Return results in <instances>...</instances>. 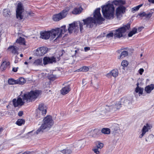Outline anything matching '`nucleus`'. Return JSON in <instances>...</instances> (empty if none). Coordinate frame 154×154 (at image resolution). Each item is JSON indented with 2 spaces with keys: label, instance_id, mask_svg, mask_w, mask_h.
I'll use <instances>...</instances> for the list:
<instances>
[{
  "label": "nucleus",
  "instance_id": "f257e3e1",
  "mask_svg": "<svg viewBox=\"0 0 154 154\" xmlns=\"http://www.w3.org/2000/svg\"><path fill=\"white\" fill-rule=\"evenodd\" d=\"M40 93L39 91L37 90L26 93L21 96L23 100L20 97L18 98L17 100L14 99L13 100V105L16 107L23 105L25 103L24 101L27 103L34 101L39 96Z\"/></svg>",
  "mask_w": 154,
  "mask_h": 154
},
{
  "label": "nucleus",
  "instance_id": "f03ea898",
  "mask_svg": "<svg viewBox=\"0 0 154 154\" xmlns=\"http://www.w3.org/2000/svg\"><path fill=\"white\" fill-rule=\"evenodd\" d=\"M100 8H97L93 13V17H88L87 18L83 19L82 21L83 25H86V28H91L96 23H99L103 21L104 19L102 17L100 13Z\"/></svg>",
  "mask_w": 154,
  "mask_h": 154
},
{
  "label": "nucleus",
  "instance_id": "7ed1b4c3",
  "mask_svg": "<svg viewBox=\"0 0 154 154\" xmlns=\"http://www.w3.org/2000/svg\"><path fill=\"white\" fill-rule=\"evenodd\" d=\"M65 28L66 26H63L60 28H56V29H52L51 31H45L41 32L40 33V37L42 39H47L49 38L51 34V38L52 39L55 38L56 36H57L56 39H57L58 38L61 37L62 35L67 31V29Z\"/></svg>",
  "mask_w": 154,
  "mask_h": 154
},
{
  "label": "nucleus",
  "instance_id": "20e7f679",
  "mask_svg": "<svg viewBox=\"0 0 154 154\" xmlns=\"http://www.w3.org/2000/svg\"><path fill=\"white\" fill-rule=\"evenodd\" d=\"M102 11L104 17L107 19L114 18L115 8L112 4H108L101 7Z\"/></svg>",
  "mask_w": 154,
  "mask_h": 154
},
{
  "label": "nucleus",
  "instance_id": "39448f33",
  "mask_svg": "<svg viewBox=\"0 0 154 154\" xmlns=\"http://www.w3.org/2000/svg\"><path fill=\"white\" fill-rule=\"evenodd\" d=\"M43 121V123L36 131V133L37 134L41 132H43L46 128H50L54 124L53 121L50 116L46 117L44 118Z\"/></svg>",
  "mask_w": 154,
  "mask_h": 154
},
{
  "label": "nucleus",
  "instance_id": "423d86ee",
  "mask_svg": "<svg viewBox=\"0 0 154 154\" xmlns=\"http://www.w3.org/2000/svg\"><path fill=\"white\" fill-rule=\"evenodd\" d=\"M117 104V108L120 109L123 105L127 107L129 109H131L132 107V100L131 98L127 97H123L120 100L116 103Z\"/></svg>",
  "mask_w": 154,
  "mask_h": 154
},
{
  "label": "nucleus",
  "instance_id": "0eeeda50",
  "mask_svg": "<svg viewBox=\"0 0 154 154\" xmlns=\"http://www.w3.org/2000/svg\"><path fill=\"white\" fill-rule=\"evenodd\" d=\"M69 27L68 30L70 33H72L73 32H76L79 29V26L81 32L83 29V23L79 21L74 22L72 23L69 25Z\"/></svg>",
  "mask_w": 154,
  "mask_h": 154
},
{
  "label": "nucleus",
  "instance_id": "6e6552de",
  "mask_svg": "<svg viewBox=\"0 0 154 154\" xmlns=\"http://www.w3.org/2000/svg\"><path fill=\"white\" fill-rule=\"evenodd\" d=\"M130 28L129 23L124 26H123L119 28L116 29L114 33V36L117 38H120L123 36V34L127 30H129Z\"/></svg>",
  "mask_w": 154,
  "mask_h": 154
},
{
  "label": "nucleus",
  "instance_id": "1a4fd4ad",
  "mask_svg": "<svg viewBox=\"0 0 154 154\" xmlns=\"http://www.w3.org/2000/svg\"><path fill=\"white\" fill-rule=\"evenodd\" d=\"M47 112V107L44 103L40 104L38 109L36 110V116L37 118L41 117L45 115Z\"/></svg>",
  "mask_w": 154,
  "mask_h": 154
},
{
  "label": "nucleus",
  "instance_id": "9d476101",
  "mask_svg": "<svg viewBox=\"0 0 154 154\" xmlns=\"http://www.w3.org/2000/svg\"><path fill=\"white\" fill-rule=\"evenodd\" d=\"M69 10V9L67 8L62 11L60 13L54 15L52 17L53 20L54 21H57L65 17L66 16Z\"/></svg>",
  "mask_w": 154,
  "mask_h": 154
},
{
  "label": "nucleus",
  "instance_id": "9b49d317",
  "mask_svg": "<svg viewBox=\"0 0 154 154\" xmlns=\"http://www.w3.org/2000/svg\"><path fill=\"white\" fill-rule=\"evenodd\" d=\"M23 11V5L21 2L18 3L17 8L16 9V17L19 20H21L23 18V16L22 15V13Z\"/></svg>",
  "mask_w": 154,
  "mask_h": 154
},
{
  "label": "nucleus",
  "instance_id": "f8f14e48",
  "mask_svg": "<svg viewBox=\"0 0 154 154\" xmlns=\"http://www.w3.org/2000/svg\"><path fill=\"white\" fill-rule=\"evenodd\" d=\"M152 127V125L149 123L146 124L143 127L141 130V133L139 135V138H141L145 135L146 133L148 132Z\"/></svg>",
  "mask_w": 154,
  "mask_h": 154
},
{
  "label": "nucleus",
  "instance_id": "ddd939ff",
  "mask_svg": "<svg viewBox=\"0 0 154 154\" xmlns=\"http://www.w3.org/2000/svg\"><path fill=\"white\" fill-rule=\"evenodd\" d=\"M47 48L44 47L38 48L35 51V54L37 56H41L46 54L47 51Z\"/></svg>",
  "mask_w": 154,
  "mask_h": 154
},
{
  "label": "nucleus",
  "instance_id": "4468645a",
  "mask_svg": "<svg viewBox=\"0 0 154 154\" xmlns=\"http://www.w3.org/2000/svg\"><path fill=\"white\" fill-rule=\"evenodd\" d=\"M43 63L44 65L56 62V58L54 57H45L43 59Z\"/></svg>",
  "mask_w": 154,
  "mask_h": 154
},
{
  "label": "nucleus",
  "instance_id": "2eb2a0df",
  "mask_svg": "<svg viewBox=\"0 0 154 154\" xmlns=\"http://www.w3.org/2000/svg\"><path fill=\"white\" fill-rule=\"evenodd\" d=\"M126 8L123 6L118 7L116 10V15L118 17L125 12Z\"/></svg>",
  "mask_w": 154,
  "mask_h": 154
},
{
  "label": "nucleus",
  "instance_id": "dca6fc26",
  "mask_svg": "<svg viewBox=\"0 0 154 154\" xmlns=\"http://www.w3.org/2000/svg\"><path fill=\"white\" fill-rule=\"evenodd\" d=\"M119 72L117 69H115L111 70L110 72L106 75V76L109 78H110L112 76L114 78L116 77L118 75Z\"/></svg>",
  "mask_w": 154,
  "mask_h": 154
},
{
  "label": "nucleus",
  "instance_id": "f3484780",
  "mask_svg": "<svg viewBox=\"0 0 154 154\" xmlns=\"http://www.w3.org/2000/svg\"><path fill=\"white\" fill-rule=\"evenodd\" d=\"M117 103L111 106H106L105 108V109L106 110V112H109L111 111H115L117 109H119L117 108Z\"/></svg>",
  "mask_w": 154,
  "mask_h": 154
},
{
  "label": "nucleus",
  "instance_id": "a211bd4d",
  "mask_svg": "<svg viewBox=\"0 0 154 154\" xmlns=\"http://www.w3.org/2000/svg\"><path fill=\"white\" fill-rule=\"evenodd\" d=\"M85 143L84 140L79 141L74 143L73 146L76 148H80L84 146Z\"/></svg>",
  "mask_w": 154,
  "mask_h": 154
},
{
  "label": "nucleus",
  "instance_id": "6ab92c4d",
  "mask_svg": "<svg viewBox=\"0 0 154 154\" xmlns=\"http://www.w3.org/2000/svg\"><path fill=\"white\" fill-rule=\"evenodd\" d=\"M70 91L69 86L68 85L63 88L61 90V93L63 95L67 94Z\"/></svg>",
  "mask_w": 154,
  "mask_h": 154
},
{
  "label": "nucleus",
  "instance_id": "aec40b11",
  "mask_svg": "<svg viewBox=\"0 0 154 154\" xmlns=\"http://www.w3.org/2000/svg\"><path fill=\"white\" fill-rule=\"evenodd\" d=\"M137 87H136L135 90V93H134V94H135L136 93H139V96H140V95H142L143 94V88H140L139 87V83H137Z\"/></svg>",
  "mask_w": 154,
  "mask_h": 154
},
{
  "label": "nucleus",
  "instance_id": "412c9836",
  "mask_svg": "<svg viewBox=\"0 0 154 154\" xmlns=\"http://www.w3.org/2000/svg\"><path fill=\"white\" fill-rule=\"evenodd\" d=\"M10 63L9 62L4 61L1 65L0 69L2 71L5 69L7 66L10 65Z\"/></svg>",
  "mask_w": 154,
  "mask_h": 154
},
{
  "label": "nucleus",
  "instance_id": "4be33fe9",
  "mask_svg": "<svg viewBox=\"0 0 154 154\" xmlns=\"http://www.w3.org/2000/svg\"><path fill=\"white\" fill-rule=\"evenodd\" d=\"M154 88V85L153 84H151L146 87L145 90L147 93H149Z\"/></svg>",
  "mask_w": 154,
  "mask_h": 154
},
{
  "label": "nucleus",
  "instance_id": "5701e85b",
  "mask_svg": "<svg viewBox=\"0 0 154 154\" xmlns=\"http://www.w3.org/2000/svg\"><path fill=\"white\" fill-rule=\"evenodd\" d=\"M145 140L149 143H152L154 142V136L152 134L149 135L148 138L146 139Z\"/></svg>",
  "mask_w": 154,
  "mask_h": 154
},
{
  "label": "nucleus",
  "instance_id": "b1692460",
  "mask_svg": "<svg viewBox=\"0 0 154 154\" xmlns=\"http://www.w3.org/2000/svg\"><path fill=\"white\" fill-rule=\"evenodd\" d=\"M82 10V8L81 7H80L79 8H74L72 11V13L75 14H77L80 13Z\"/></svg>",
  "mask_w": 154,
  "mask_h": 154
},
{
  "label": "nucleus",
  "instance_id": "393cba45",
  "mask_svg": "<svg viewBox=\"0 0 154 154\" xmlns=\"http://www.w3.org/2000/svg\"><path fill=\"white\" fill-rule=\"evenodd\" d=\"M8 49L9 50L11 51L12 53L14 54H18V53L14 46H11L9 47L8 48Z\"/></svg>",
  "mask_w": 154,
  "mask_h": 154
},
{
  "label": "nucleus",
  "instance_id": "a878e982",
  "mask_svg": "<svg viewBox=\"0 0 154 154\" xmlns=\"http://www.w3.org/2000/svg\"><path fill=\"white\" fill-rule=\"evenodd\" d=\"M25 82L24 79L21 77L16 80V84L19 85H23Z\"/></svg>",
  "mask_w": 154,
  "mask_h": 154
},
{
  "label": "nucleus",
  "instance_id": "bb28decb",
  "mask_svg": "<svg viewBox=\"0 0 154 154\" xmlns=\"http://www.w3.org/2000/svg\"><path fill=\"white\" fill-rule=\"evenodd\" d=\"M92 133L93 134V136L95 137L100 134V131L99 129H96L93 131Z\"/></svg>",
  "mask_w": 154,
  "mask_h": 154
},
{
  "label": "nucleus",
  "instance_id": "cd10ccee",
  "mask_svg": "<svg viewBox=\"0 0 154 154\" xmlns=\"http://www.w3.org/2000/svg\"><path fill=\"white\" fill-rule=\"evenodd\" d=\"M101 132L104 134H108L110 133V130L109 128H103L101 129Z\"/></svg>",
  "mask_w": 154,
  "mask_h": 154
},
{
  "label": "nucleus",
  "instance_id": "c85d7f7f",
  "mask_svg": "<svg viewBox=\"0 0 154 154\" xmlns=\"http://www.w3.org/2000/svg\"><path fill=\"white\" fill-rule=\"evenodd\" d=\"M16 42L20 45H25L24 38L21 37H20L19 38L16 40Z\"/></svg>",
  "mask_w": 154,
  "mask_h": 154
},
{
  "label": "nucleus",
  "instance_id": "c756f323",
  "mask_svg": "<svg viewBox=\"0 0 154 154\" xmlns=\"http://www.w3.org/2000/svg\"><path fill=\"white\" fill-rule=\"evenodd\" d=\"M128 54V52L126 51H124L122 52L120 55L118 57V58L120 59L123 57L127 56Z\"/></svg>",
  "mask_w": 154,
  "mask_h": 154
},
{
  "label": "nucleus",
  "instance_id": "7c9ffc66",
  "mask_svg": "<svg viewBox=\"0 0 154 154\" xmlns=\"http://www.w3.org/2000/svg\"><path fill=\"white\" fill-rule=\"evenodd\" d=\"M137 29L136 28H134L132 30L129 32L128 34V36L129 37H131L132 35L135 34L137 32Z\"/></svg>",
  "mask_w": 154,
  "mask_h": 154
},
{
  "label": "nucleus",
  "instance_id": "2f4dec72",
  "mask_svg": "<svg viewBox=\"0 0 154 154\" xmlns=\"http://www.w3.org/2000/svg\"><path fill=\"white\" fill-rule=\"evenodd\" d=\"M62 152L64 154H70L72 152V150L68 148L64 150H62Z\"/></svg>",
  "mask_w": 154,
  "mask_h": 154
},
{
  "label": "nucleus",
  "instance_id": "473e14b6",
  "mask_svg": "<svg viewBox=\"0 0 154 154\" xmlns=\"http://www.w3.org/2000/svg\"><path fill=\"white\" fill-rule=\"evenodd\" d=\"M42 59H39L35 60L33 64L35 65H41L42 64Z\"/></svg>",
  "mask_w": 154,
  "mask_h": 154
},
{
  "label": "nucleus",
  "instance_id": "72a5a7b5",
  "mask_svg": "<svg viewBox=\"0 0 154 154\" xmlns=\"http://www.w3.org/2000/svg\"><path fill=\"white\" fill-rule=\"evenodd\" d=\"M25 121L22 119H18L16 122V123L19 126L21 125L22 124H24Z\"/></svg>",
  "mask_w": 154,
  "mask_h": 154
},
{
  "label": "nucleus",
  "instance_id": "f704fd0d",
  "mask_svg": "<svg viewBox=\"0 0 154 154\" xmlns=\"http://www.w3.org/2000/svg\"><path fill=\"white\" fill-rule=\"evenodd\" d=\"M89 68L86 66H83L80 69H78L77 71L78 72L82 71V72H87L88 71Z\"/></svg>",
  "mask_w": 154,
  "mask_h": 154
},
{
  "label": "nucleus",
  "instance_id": "c9c22d12",
  "mask_svg": "<svg viewBox=\"0 0 154 154\" xmlns=\"http://www.w3.org/2000/svg\"><path fill=\"white\" fill-rule=\"evenodd\" d=\"M106 111L105 110V108L104 107L101 108L99 109L98 110L99 114L100 115H103L105 114Z\"/></svg>",
  "mask_w": 154,
  "mask_h": 154
},
{
  "label": "nucleus",
  "instance_id": "e433bc0d",
  "mask_svg": "<svg viewBox=\"0 0 154 154\" xmlns=\"http://www.w3.org/2000/svg\"><path fill=\"white\" fill-rule=\"evenodd\" d=\"M11 13L10 10L8 9H4L3 11V14L5 16H8L10 15Z\"/></svg>",
  "mask_w": 154,
  "mask_h": 154
},
{
  "label": "nucleus",
  "instance_id": "4c0bfd02",
  "mask_svg": "<svg viewBox=\"0 0 154 154\" xmlns=\"http://www.w3.org/2000/svg\"><path fill=\"white\" fill-rule=\"evenodd\" d=\"M8 83L10 85H14L16 84V80L12 79H9L8 80Z\"/></svg>",
  "mask_w": 154,
  "mask_h": 154
},
{
  "label": "nucleus",
  "instance_id": "58836bf2",
  "mask_svg": "<svg viewBox=\"0 0 154 154\" xmlns=\"http://www.w3.org/2000/svg\"><path fill=\"white\" fill-rule=\"evenodd\" d=\"M122 67L123 69L124 68L122 66L124 67L128 65V62L126 60H124L122 62Z\"/></svg>",
  "mask_w": 154,
  "mask_h": 154
},
{
  "label": "nucleus",
  "instance_id": "ea45409f",
  "mask_svg": "<svg viewBox=\"0 0 154 154\" xmlns=\"http://www.w3.org/2000/svg\"><path fill=\"white\" fill-rule=\"evenodd\" d=\"M103 146V144L100 142H98L97 144L96 147L99 149L100 150Z\"/></svg>",
  "mask_w": 154,
  "mask_h": 154
},
{
  "label": "nucleus",
  "instance_id": "a19ab883",
  "mask_svg": "<svg viewBox=\"0 0 154 154\" xmlns=\"http://www.w3.org/2000/svg\"><path fill=\"white\" fill-rule=\"evenodd\" d=\"M112 128L114 129L115 131H117L118 130H119V125L117 124H115L112 126Z\"/></svg>",
  "mask_w": 154,
  "mask_h": 154
},
{
  "label": "nucleus",
  "instance_id": "79ce46f5",
  "mask_svg": "<svg viewBox=\"0 0 154 154\" xmlns=\"http://www.w3.org/2000/svg\"><path fill=\"white\" fill-rule=\"evenodd\" d=\"M93 150L94 151V152L96 154H100V149L96 147H94L93 149Z\"/></svg>",
  "mask_w": 154,
  "mask_h": 154
},
{
  "label": "nucleus",
  "instance_id": "37998d69",
  "mask_svg": "<svg viewBox=\"0 0 154 154\" xmlns=\"http://www.w3.org/2000/svg\"><path fill=\"white\" fill-rule=\"evenodd\" d=\"M119 5H124L125 4V0H119Z\"/></svg>",
  "mask_w": 154,
  "mask_h": 154
},
{
  "label": "nucleus",
  "instance_id": "c03bdc74",
  "mask_svg": "<svg viewBox=\"0 0 154 154\" xmlns=\"http://www.w3.org/2000/svg\"><path fill=\"white\" fill-rule=\"evenodd\" d=\"M142 5H140L138 6L132 8V10L134 11H137L140 8Z\"/></svg>",
  "mask_w": 154,
  "mask_h": 154
},
{
  "label": "nucleus",
  "instance_id": "a18cd8bd",
  "mask_svg": "<svg viewBox=\"0 0 154 154\" xmlns=\"http://www.w3.org/2000/svg\"><path fill=\"white\" fill-rule=\"evenodd\" d=\"M152 15V13H149L148 14L145 13V17L146 18H149Z\"/></svg>",
  "mask_w": 154,
  "mask_h": 154
},
{
  "label": "nucleus",
  "instance_id": "49530a36",
  "mask_svg": "<svg viewBox=\"0 0 154 154\" xmlns=\"http://www.w3.org/2000/svg\"><path fill=\"white\" fill-rule=\"evenodd\" d=\"M56 78V75H50L49 76V79L50 80L53 81Z\"/></svg>",
  "mask_w": 154,
  "mask_h": 154
},
{
  "label": "nucleus",
  "instance_id": "de8ad7c7",
  "mask_svg": "<svg viewBox=\"0 0 154 154\" xmlns=\"http://www.w3.org/2000/svg\"><path fill=\"white\" fill-rule=\"evenodd\" d=\"M145 13L144 12H143L142 13H140L138 15V16H139L140 17H145Z\"/></svg>",
  "mask_w": 154,
  "mask_h": 154
},
{
  "label": "nucleus",
  "instance_id": "09e8293b",
  "mask_svg": "<svg viewBox=\"0 0 154 154\" xmlns=\"http://www.w3.org/2000/svg\"><path fill=\"white\" fill-rule=\"evenodd\" d=\"M113 35H114V33L113 32H110L107 35V37L108 38H110L112 37Z\"/></svg>",
  "mask_w": 154,
  "mask_h": 154
},
{
  "label": "nucleus",
  "instance_id": "8fccbe9b",
  "mask_svg": "<svg viewBox=\"0 0 154 154\" xmlns=\"http://www.w3.org/2000/svg\"><path fill=\"white\" fill-rule=\"evenodd\" d=\"M112 3L116 5H119V0H115L112 2Z\"/></svg>",
  "mask_w": 154,
  "mask_h": 154
},
{
  "label": "nucleus",
  "instance_id": "3c124183",
  "mask_svg": "<svg viewBox=\"0 0 154 154\" xmlns=\"http://www.w3.org/2000/svg\"><path fill=\"white\" fill-rule=\"evenodd\" d=\"M19 60V59L18 58V57L17 56H15L14 63H17L18 62Z\"/></svg>",
  "mask_w": 154,
  "mask_h": 154
},
{
  "label": "nucleus",
  "instance_id": "603ef678",
  "mask_svg": "<svg viewBox=\"0 0 154 154\" xmlns=\"http://www.w3.org/2000/svg\"><path fill=\"white\" fill-rule=\"evenodd\" d=\"M144 71V69H143L141 68L139 70V72L140 75H142Z\"/></svg>",
  "mask_w": 154,
  "mask_h": 154
},
{
  "label": "nucleus",
  "instance_id": "864d4df0",
  "mask_svg": "<svg viewBox=\"0 0 154 154\" xmlns=\"http://www.w3.org/2000/svg\"><path fill=\"white\" fill-rule=\"evenodd\" d=\"M84 50L85 51H87L90 50V48L89 47H85L84 48Z\"/></svg>",
  "mask_w": 154,
  "mask_h": 154
},
{
  "label": "nucleus",
  "instance_id": "5fc2aeb1",
  "mask_svg": "<svg viewBox=\"0 0 154 154\" xmlns=\"http://www.w3.org/2000/svg\"><path fill=\"white\" fill-rule=\"evenodd\" d=\"M23 112L22 111H19L18 113V115L20 116H22L23 115Z\"/></svg>",
  "mask_w": 154,
  "mask_h": 154
},
{
  "label": "nucleus",
  "instance_id": "6e6d98bb",
  "mask_svg": "<svg viewBox=\"0 0 154 154\" xmlns=\"http://www.w3.org/2000/svg\"><path fill=\"white\" fill-rule=\"evenodd\" d=\"M22 154H33V153L32 152L27 151L25 152Z\"/></svg>",
  "mask_w": 154,
  "mask_h": 154
},
{
  "label": "nucleus",
  "instance_id": "4d7b16f0",
  "mask_svg": "<svg viewBox=\"0 0 154 154\" xmlns=\"http://www.w3.org/2000/svg\"><path fill=\"white\" fill-rule=\"evenodd\" d=\"M18 68L14 67L13 68L12 71L15 72H16L17 71Z\"/></svg>",
  "mask_w": 154,
  "mask_h": 154
},
{
  "label": "nucleus",
  "instance_id": "13d9d810",
  "mask_svg": "<svg viewBox=\"0 0 154 154\" xmlns=\"http://www.w3.org/2000/svg\"><path fill=\"white\" fill-rule=\"evenodd\" d=\"M29 14L31 16H34V14L31 12H30L29 13Z\"/></svg>",
  "mask_w": 154,
  "mask_h": 154
},
{
  "label": "nucleus",
  "instance_id": "bf43d9fd",
  "mask_svg": "<svg viewBox=\"0 0 154 154\" xmlns=\"http://www.w3.org/2000/svg\"><path fill=\"white\" fill-rule=\"evenodd\" d=\"M148 1L149 2L154 4V0H148Z\"/></svg>",
  "mask_w": 154,
  "mask_h": 154
},
{
  "label": "nucleus",
  "instance_id": "052dcab7",
  "mask_svg": "<svg viewBox=\"0 0 154 154\" xmlns=\"http://www.w3.org/2000/svg\"><path fill=\"white\" fill-rule=\"evenodd\" d=\"M3 130V128H0V134Z\"/></svg>",
  "mask_w": 154,
  "mask_h": 154
},
{
  "label": "nucleus",
  "instance_id": "680f3d73",
  "mask_svg": "<svg viewBox=\"0 0 154 154\" xmlns=\"http://www.w3.org/2000/svg\"><path fill=\"white\" fill-rule=\"evenodd\" d=\"M20 57H23V55L22 54H21L20 55Z\"/></svg>",
  "mask_w": 154,
  "mask_h": 154
},
{
  "label": "nucleus",
  "instance_id": "e2e57ef3",
  "mask_svg": "<svg viewBox=\"0 0 154 154\" xmlns=\"http://www.w3.org/2000/svg\"><path fill=\"white\" fill-rule=\"evenodd\" d=\"M2 149V147L1 146V145H0V151Z\"/></svg>",
  "mask_w": 154,
  "mask_h": 154
},
{
  "label": "nucleus",
  "instance_id": "0e129e2a",
  "mask_svg": "<svg viewBox=\"0 0 154 154\" xmlns=\"http://www.w3.org/2000/svg\"><path fill=\"white\" fill-rule=\"evenodd\" d=\"M28 63V62L26 61L24 63V64H27Z\"/></svg>",
  "mask_w": 154,
  "mask_h": 154
},
{
  "label": "nucleus",
  "instance_id": "69168bd1",
  "mask_svg": "<svg viewBox=\"0 0 154 154\" xmlns=\"http://www.w3.org/2000/svg\"><path fill=\"white\" fill-rule=\"evenodd\" d=\"M32 57H29V60H31V59H32Z\"/></svg>",
  "mask_w": 154,
  "mask_h": 154
},
{
  "label": "nucleus",
  "instance_id": "338daca9",
  "mask_svg": "<svg viewBox=\"0 0 154 154\" xmlns=\"http://www.w3.org/2000/svg\"><path fill=\"white\" fill-rule=\"evenodd\" d=\"M141 28H138V29H141Z\"/></svg>",
  "mask_w": 154,
  "mask_h": 154
},
{
  "label": "nucleus",
  "instance_id": "774afa93",
  "mask_svg": "<svg viewBox=\"0 0 154 154\" xmlns=\"http://www.w3.org/2000/svg\"><path fill=\"white\" fill-rule=\"evenodd\" d=\"M76 51H76V50H75V52H76Z\"/></svg>",
  "mask_w": 154,
  "mask_h": 154
}]
</instances>
